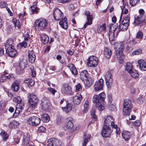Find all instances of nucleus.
Returning <instances> with one entry per match:
<instances>
[{
	"label": "nucleus",
	"mask_w": 146,
	"mask_h": 146,
	"mask_svg": "<svg viewBox=\"0 0 146 146\" xmlns=\"http://www.w3.org/2000/svg\"><path fill=\"white\" fill-rule=\"evenodd\" d=\"M106 98V95L104 92H102L99 94L98 96L94 95L92 101L95 104L96 108L100 111H102L104 109V100Z\"/></svg>",
	"instance_id": "obj_1"
},
{
	"label": "nucleus",
	"mask_w": 146,
	"mask_h": 146,
	"mask_svg": "<svg viewBox=\"0 0 146 146\" xmlns=\"http://www.w3.org/2000/svg\"><path fill=\"white\" fill-rule=\"evenodd\" d=\"M48 24V21L43 18H40L36 21L34 23V28L37 27L39 31H43L47 28Z\"/></svg>",
	"instance_id": "obj_2"
},
{
	"label": "nucleus",
	"mask_w": 146,
	"mask_h": 146,
	"mask_svg": "<svg viewBox=\"0 0 146 146\" xmlns=\"http://www.w3.org/2000/svg\"><path fill=\"white\" fill-rule=\"evenodd\" d=\"M114 119L113 117L111 116H108L105 118L104 125L109 126V124L111 123V126L112 127L116 129V133L117 134L120 133V131L119 128L118 127L117 125L115 124Z\"/></svg>",
	"instance_id": "obj_3"
},
{
	"label": "nucleus",
	"mask_w": 146,
	"mask_h": 146,
	"mask_svg": "<svg viewBox=\"0 0 146 146\" xmlns=\"http://www.w3.org/2000/svg\"><path fill=\"white\" fill-rule=\"evenodd\" d=\"M124 48V44L122 43L119 44L115 48L117 57L120 63H122L124 58V56L122 53Z\"/></svg>",
	"instance_id": "obj_4"
},
{
	"label": "nucleus",
	"mask_w": 146,
	"mask_h": 146,
	"mask_svg": "<svg viewBox=\"0 0 146 146\" xmlns=\"http://www.w3.org/2000/svg\"><path fill=\"white\" fill-rule=\"evenodd\" d=\"M139 15L136 17H135V20L133 23L135 26L140 25L141 27V24L144 21L145 19V11L143 9H141L139 10Z\"/></svg>",
	"instance_id": "obj_5"
},
{
	"label": "nucleus",
	"mask_w": 146,
	"mask_h": 146,
	"mask_svg": "<svg viewBox=\"0 0 146 146\" xmlns=\"http://www.w3.org/2000/svg\"><path fill=\"white\" fill-rule=\"evenodd\" d=\"M132 108L131 101L129 99H125L124 102L123 113V115H129L131 112Z\"/></svg>",
	"instance_id": "obj_6"
},
{
	"label": "nucleus",
	"mask_w": 146,
	"mask_h": 146,
	"mask_svg": "<svg viewBox=\"0 0 146 146\" xmlns=\"http://www.w3.org/2000/svg\"><path fill=\"white\" fill-rule=\"evenodd\" d=\"M38 101V98L36 95L33 94H31L28 100L29 107L32 110H34L37 106Z\"/></svg>",
	"instance_id": "obj_7"
},
{
	"label": "nucleus",
	"mask_w": 146,
	"mask_h": 146,
	"mask_svg": "<svg viewBox=\"0 0 146 146\" xmlns=\"http://www.w3.org/2000/svg\"><path fill=\"white\" fill-rule=\"evenodd\" d=\"M26 120L28 124L33 126L38 125L40 122V119L39 117L35 116L27 117Z\"/></svg>",
	"instance_id": "obj_8"
},
{
	"label": "nucleus",
	"mask_w": 146,
	"mask_h": 146,
	"mask_svg": "<svg viewBox=\"0 0 146 146\" xmlns=\"http://www.w3.org/2000/svg\"><path fill=\"white\" fill-rule=\"evenodd\" d=\"M87 65L88 66L96 67L98 64V58L94 56H90L88 59Z\"/></svg>",
	"instance_id": "obj_9"
},
{
	"label": "nucleus",
	"mask_w": 146,
	"mask_h": 146,
	"mask_svg": "<svg viewBox=\"0 0 146 146\" xmlns=\"http://www.w3.org/2000/svg\"><path fill=\"white\" fill-rule=\"evenodd\" d=\"M111 132L112 131L110 129L109 126H104L102 131V135L103 137H108L110 135Z\"/></svg>",
	"instance_id": "obj_10"
},
{
	"label": "nucleus",
	"mask_w": 146,
	"mask_h": 146,
	"mask_svg": "<svg viewBox=\"0 0 146 146\" xmlns=\"http://www.w3.org/2000/svg\"><path fill=\"white\" fill-rule=\"evenodd\" d=\"M106 83L108 88L110 87L112 84L113 79L112 76L109 72L106 73L105 76Z\"/></svg>",
	"instance_id": "obj_11"
},
{
	"label": "nucleus",
	"mask_w": 146,
	"mask_h": 146,
	"mask_svg": "<svg viewBox=\"0 0 146 146\" xmlns=\"http://www.w3.org/2000/svg\"><path fill=\"white\" fill-rule=\"evenodd\" d=\"M53 15L54 19L57 21L61 19L63 17L62 11L58 8L56 9L54 11Z\"/></svg>",
	"instance_id": "obj_12"
},
{
	"label": "nucleus",
	"mask_w": 146,
	"mask_h": 146,
	"mask_svg": "<svg viewBox=\"0 0 146 146\" xmlns=\"http://www.w3.org/2000/svg\"><path fill=\"white\" fill-rule=\"evenodd\" d=\"M103 87V80L102 79H100L95 84L94 86V90L96 92H98L102 90Z\"/></svg>",
	"instance_id": "obj_13"
},
{
	"label": "nucleus",
	"mask_w": 146,
	"mask_h": 146,
	"mask_svg": "<svg viewBox=\"0 0 146 146\" xmlns=\"http://www.w3.org/2000/svg\"><path fill=\"white\" fill-rule=\"evenodd\" d=\"M24 106V105L23 103H18L17 104L16 106L14 115L16 116L19 115L20 113L22 112Z\"/></svg>",
	"instance_id": "obj_14"
},
{
	"label": "nucleus",
	"mask_w": 146,
	"mask_h": 146,
	"mask_svg": "<svg viewBox=\"0 0 146 146\" xmlns=\"http://www.w3.org/2000/svg\"><path fill=\"white\" fill-rule=\"evenodd\" d=\"M27 61L26 59H22L20 60L19 64L20 71L19 72V74H21L23 73V70L27 66Z\"/></svg>",
	"instance_id": "obj_15"
},
{
	"label": "nucleus",
	"mask_w": 146,
	"mask_h": 146,
	"mask_svg": "<svg viewBox=\"0 0 146 146\" xmlns=\"http://www.w3.org/2000/svg\"><path fill=\"white\" fill-rule=\"evenodd\" d=\"M61 92L64 95L70 94L71 92V88L68 84H65L62 88Z\"/></svg>",
	"instance_id": "obj_16"
},
{
	"label": "nucleus",
	"mask_w": 146,
	"mask_h": 146,
	"mask_svg": "<svg viewBox=\"0 0 146 146\" xmlns=\"http://www.w3.org/2000/svg\"><path fill=\"white\" fill-rule=\"evenodd\" d=\"M87 16V21L84 25V28H86L88 25H90L92 23V15H90V12L89 11H86L85 13Z\"/></svg>",
	"instance_id": "obj_17"
},
{
	"label": "nucleus",
	"mask_w": 146,
	"mask_h": 146,
	"mask_svg": "<svg viewBox=\"0 0 146 146\" xmlns=\"http://www.w3.org/2000/svg\"><path fill=\"white\" fill-rule=\"evenodd\" d=\"M14 44V43L13 39H8L5 44L6 51L7 52L9 50L14 48L13 46Z\"/></svg>",
	"instance_id": "obj_18"
},
{
	"label": "nucleus",
	"mask_w": 146,
	"mask_h": 146,
	"mask_svg": "<svg viewBox=\"0 0 146 146\" xmlns=\"http://www.w3.org/2000/svg\"><path fill=\"white\" fill-rule=\"evenodd\" d=\"M82 96L81 94H78L77 96H74L73 98V101L75 105L79 104L81 101L82 99Z\"/></svg>",
	"instance_id": "obj_19"
},
{
	"label": "nucleus",
	"mask_w": 146,
	"mask_h": 146,
	"mask_svg": "<svg viewBox=\"0 0 146 146\" xmlns=\"http://www.w3.org/2000/svg\"><path fill=\"white\" fill-rule=\"evenodd\" d=\"M140 69L143 71L146 70V63L145 61L142 59L139 60L138 62Z\"/></svg>",
	"instance_id": "obj_20"
},
{
	"label": "nucleus",
	"mask_w": 146,
	"mask_h": 146,
	"mask_svg": "<svg viewBox=\"0 0 146 146\" xmlns=\"http://www.w3.org/2000/svg\"><path fill=\"white\" fill-rule=\"evenodd\" d=\"M28 54L29 59V62L32 63H34L36 58V56L34 54L33 51H29L28 52Z\"/></svg>",
	"instance_id": "obj_21"
},
{
	"label": "nucleus",
	"mask_w": 146,
	"mask_h": 146,
	"mask_svg": "<svg viewBox=\"0 0 146 146\" xmlns=\"http://www.w3.org/2000/svg\"><path fill=\"white\" fill-rule=\"evenodd\" d=\"M6 52L9 56L12 58L15 57L18 54L17 52L14 48L9 50Z\"/></svg>",
	"instance_id": "obj_22"
},
{
	"label": "nucleus",
	"mask_w": 146,
	"mask_h": 146,
	"mask_svg": "<svg viewBox=\"0 0 146 146\" xmlns=\"http://www.w3.org/2000/svg\"><path fill=\"white\" fill-rule=\"evenodd\" d=\"M19 82L18 81H16L12 84L11 89L14 92H17L19 89Z\"/></svg>",
	"instance_id": "obj_23"
},
{
	"label": "nucleus",
	"mask_w": 146,
	"mask_h": 146,
	"mask_svg": "<svg viewBox=\"0 0 146 146\" xmlns=\"http://www.w3.org/2000/svg\"><path fill=\"white\" fill-rule=\"evenodd\" d=\"M67 66L70 69L72 73L74 75H76L78 74L77 70L74 66L72 63L69 64Z\"/></svg>",
	"instance_id": "obj_24"
},
{
	"label": "nucleus",
	"mask_w": 146,
	"mask_h": 146,
	"mask_svg": "<svg viewBox=\"0 0 146 146\" xmlns=\"http://www.w3.org/2000/svg\"><path fill=\"white\" fill-rule=\"evenodd\" d=\"M122 135L123 138L126 141L128 140L131 137V133L128 131H124L122 133Z\"/></svg>",
	"instance_id": "obj_25"
},
{
	"label": "nucleus",
	"mask_w": 146,
	"mask_h": 146,
	"mask_svg": "<svg viewBox=\"0 0 146 146\" xmlns=\"http://www.w3.org/2000/svg\"><path fill=\"white\" fill-rule=\"evenodd\" d=\"M66 21L67 18L65 17L63 19L60 21L59 22V24L61 27L65 29L67 28V23Z\"/></svg>",
	"instance_id": "obj_26"
},
{
	"label": "nucleus",
	"mask_w": 146,
	"mask_h": 146,
	"mask_svg": "<svg viewBox=\"0 0 146 146\" xmlns=\"http://www.w3.org/2000/svg\"><path fill=\"white\" fill-rule=\"evenodd\" d=\"M104 54L106 58H109L111 57L112 52L111 50L106 47L104 49Z\"/></svg>",
	"instance_id": "obj_27"
},
{
	"label": "nucleus",
	"mask_w": 146,
	"mask_h": 146,
	"mask_svg": "<svg viewBox=\"0 0 146 146\" xmlns=\"http://www.w3.org/2000/svg\"><path fill=\"white\" fill-rule=\"evenodd\" d=\"M116 27H115V28H113V31H109V39L111 44H112L111 42L114 41L113 38L114 36V32L116 30Z\"/></svg>",
	"instance_id": "obj_28"
},
{
	"label": "nucleus",
	"mask_w": 146,
	"mask_h": 146,
	"mask_svg": "<svg viewBox=\"0 0 146 146\" xmlns=\"http://www.w3.org/2000/svg\"><path fill=\"white\" fill-rule=\"evenodd\" d=\"M50 144L52 146H61V143L59 140L57 139H54L52 140Z\"/></svg>",
	"instance_id": "obj_29"
},
{
	"label": "nucleus",
	"mask_w": 146,
	"mask_h": 146,
	"mask_svg": "<svg viewBox=\"0 0 146 146\" xmlns=\"http://www.w3.org/2000/svg\"><path fill=\"white\" fill-rule=\"evenodd\" d=\"M80 75L81 79L83 80L86 79L88 73L86 70H84L81 72Z\"/></svg>",
	"instance_id": "obj_30"
},
{
	"label": "nucleus",
	"mask_w": 146,
	"mask_h": 146,
	"mask_svg": "<svg viewBox=\"0 0 146 146\" xmlns=\"http://www.w3.org/2000/svg\"><path fill=\"white\" fill-rule=\"evenodd\" d=\"M72 105L70 104H67L66 107L62 108V109L67 113H68L72 110Z\"/></svg>",
	"instance_id": "obj_31"
},
{
	"label": "nucleus",
	"mask_w": 146,
	"mask_h": 146,
	"mask_svg": "<svg viewBox=\"0 0 146 146\" xmlns=\"http://www.w3.org/2000/svg\"><path fill=\"white\" fill-rule=\"evenodd\" d=\"M125 69L129 74L133 70L132 65L129 63H127L125 67Z\"/></svg>",
	"instance_id": "obj_32"
},
{
	"label": "nucleus",
	"mask_w": 146,
	"mask_h": 146,
	"mask_svg": "<svg viewBox=\"0 0 146 146\" xmlns=\"http://www.w3.org/2000/svg\"><path fill=\"white\" fill-rule=\"evenodd\" d=\"M23 144L25 145H27L29 142V138L27 133H24V137H23Z\"/></svg>",
	"instance_id": "obj_33"
},
{
	"label": "nucleus",
	"mask_w": 146,
	"mask_h": 146,
	"mask_svg": "<svg viewBox=\"0 0 146 146\" xmlns=\"http://www.w3.org/2000/svg\"><path fill=\"white\" fill-rule=\"evenodd\" d=\"M42 38V42L44 44H46L49 41V38L48 36L46 35L42 34L41 35Z\"/></svg>",
	"instance_id": "obj_34"
},
{
	"label": "nucleus",
	"mask_w": 146,
	"mask_h": 146,
	"mask_svg": "<svg viewBox=\"0 0 146 146\" xmlns=\"http://www.w3.org/2000/svg\"><path fill=\"white\" fill-rule=\"evenodd\" d=\"M106 29V24L105 23H103L98 27L97 29V31L99 33H101L103 31H105Z\"/></svg>",
	"instance_id": "obj_35"
},
{
	"label": "nucleus",
	"mask_w": 146,
	"mask_h": 146,
	"mask_svg": "<svg viewBox=\"0 0 146 146\" xmlns=\"http://www.w3.org/2000/svg\"><path fill=\"white\" fill-rule=\"evenodd\" d=\"M128 27L127 25H124L123 23H120L118 27V29L120 31H126Z\"/></svg>",
	"instance_id": "obj_36"
},
{
	"label": "nucleus",
	"mask_w": 146,
	"mask_h": 146,
	"mask_svg": "<svg viewBox=\"0 0 146 146\" xmlns=\"http://www.w3.org/2000/svg\"><path fill=\"white\" fill-rule=\"evenodd\" d=\"M84 140L83 146H86V144L87 143L89 140V139L90 137V135L86 133L84 135Z\"/></svg>",
	"instance_id": "obj_37"
},
{
	"label": "nucleus",
	"mask_w": 146,
	"mask_h": 146,
	"mask_svg": "<svg viewBox=\"0 0 146 146\" xmlns=\"http://www.w3.org/2000/svg\"><path fill=\"white\" fill-rule=\"evenodd\" d=\"M41 117L43 121L44 122H47L50 120V117L47 114H42Z\"/></svg>",
	"instance_id": "obj_38"
},
{
	"label": "nucleus",
	"mask_w": 146,
	"mask_h": 146,
	"mask_svg": "<svg viewBox=\"0 0 146 146\" xmlns=\"http://www.w3.org/2000/svg\"><path fill=\"white\" fill-rule=\"evenodd\" d=\"M13 22L16 29H18L20 28L21 26L19 20L14 18L13 19Z\"/></svg>",
	"instance_id": "obj_39"
},
{
	"label": "nucleus",
	"mask_w": 146,
	"mask_h": 146,
	"mask_svg": "<svg viewBox=\"0 0 146 146\" xmlns=\"http://www.w3.org/2000/svg\"><path fill=\"white\" fill-rule=\"evenodd\" d=\"M130 20V15H128L122 21L121 23L124 25H126L128 27Z\"/></svg>",
	"instance_id": "obj_40"
},
{
	"label": "nucleus",
	"mask_w": 146,
	"mask_h": 146,
	"mask_svg": "<svg viewBox=\"0 0 146 146\" xmlns=\"http://www.w3.org/2000/svg\"><path fill=\"white\" fill-rule=\"evenodd\" d=\"M25 83L27 84V85L30 87L33 86L35 83V81L33 80H27L24 81Z\"/></svg>",
	"instance_id": "obj_41"
},
{
	"label": "nucleus",
	"mask_w": 146,
	"mask_h": 146,
	"mask_svg": "<svg viewBox=\"0 0 146 146\" xmlns=\"http://www.w3.org/2000/svg\"><path fill=\"white\" fill-rule=\"evenodd\" d=\"M89 102L88 101H86L84 104V109L83 112L84 113H86L88 110L89 108Z\"/></svg>",
	"instance_id": "obj_42"
},
{
	"label": "nucleus",
	"mask_w": 146,
	"mask_h": 146,
	"mask_svg": "<svg viewBox=\"0 0 146 146\" xmlns=\"http://www.w3.org/2000/svg\"><path fill=\"white\" fill-rule=\"evenodd\" d=\"M42 108L44 110H46L48 107V103L46 100H45L44 102H42L41 103Z\"/></svg>",
	"instance_id": "obj_43"
},
{
	"label": "nucleus",
	"mask_w": 146,
	"mask_h": 146,
	"mask_svg": "<svg viewBox=\"0 0 146 146\" xmlns=\"http://www.w3.org/2000/svg\"><path fill=\"white\" fill-rule=\"evenodd\" d=\"M95 113V110L94 108H92L91 110V115L92 118H93L94 121H96L97 120V116Z\"/></svg>",
	"instance_id": "obj_44"
},
{
	"label": "nucleus",
	"mask_w": 146,
	"mask_h": 146,
	"mask_svg": "<svg viewBox=\"0 0 146 146\" xmlns=\"http://www.w3.org/2000/svg\"><path fill=\"white\" fill-rule=\"evenodd\" d=\"M130 74L132 77L135 78H138L139 76L138 72L135 70H133Z\"/></svg>",
	"instance_id": "obj_45"
},
{
	"label": "nucleus",
	"mask_w": 146,
	"mask_h": 146,
	"mask_svg": "<svg viewBox=\"0 0 146 146\" xmlns=\"http://www.w3.org/2000/svg\"><path fill=\"white\" fill-rule=\"evenodd\" d=\"M13 101L16 103H17V104H18V103H22L21 102V99L19 96H18L14 97V98L13 99Z\"/></svg>",
	"instance_id": "obj_46"
},
{
	"label": "nucleus",
	"mask_w": 146,
	"mask_h": 146,
	"mask_svg": "<svg viewBox=\"0 0 146 146\" xmlns=\"http://www.w3.org/2000/svg\"><path fill=\"white\" fill-rule=\"evenodd\" d=\"M143 33L141 31H138L137 34L136 38L141 40L143 39Z\"/></svg>",
	"instance_id": "obj_47"
},
{
	"label": "nucleus",
	"mask_w": 146,
	"mask_h": 146,
	"mask_svg": "<svg viewBox=\"0 0 146 146\" xmlns=\"http://www.w3.org/2000/svg\"><path fill=\"white\" fill-rule=\"evenodd\" d=\"M139 0H129V3L130 5L133 6L139 3Z\"/></svg>",
	"instance_id": "obj_48"
},
{
	"label": "nucleus",
	"mask_w": 146,
	"mask_h": 146,
	"mask_svg": "<svg viewBox=\"0 0 146 146\" xmlns=\"http://www.w3.org/2000/svg\"><path fill=\"white\" fill-rule=\"evenodd\" d=\"M1 135L2 137L4 140L6 141L8 137L7 133L4 132H2L1 133Z\"/></svg>",
	"instance_id": "obj_49"
},
{
	"label": "nucleus",
	"mask_w": 146,
	"mask_h": 146,
	"mask_svg": "<svg viewBox=\"0 0 146 146\" xmlns=\"http://www.w3.org/2000/svg\"><path fill=\"white\" fill-rule=\"evenodd\" d=\"M142 53V50L141 49H139L133 51L132 53V55H138Z\"/></svg>",
	"instance_id": "obj_50"
},
{
	"label": "nucleus",
	"mask_w": 146,
	"mask_h": 146,
	"mask_svg": "<svg viewBox=\"0 0 146 146\" xmlns=\"http://www.w3.org/2000/svg\"><path fill=\"white\" fill-rule=\"evenodd\" d=\"M73 126V123L71 121H69L67 122L66 125V128L68 129H71Z\"/></svg>",
	"instance_id": "obj_51"
},
{
	"label": "nucleus",
	"mask_w": 146,
	"mask_h": 146,
	"mask_svg": "<svg viewBox=\"0 0 146 146\" xmlns=\"http://www.w3.org/2000/svg\"><path fill=\"white\" fill-rule=\"evenodd\" d=\"M86 83L85 84L88 86H91L93 83V81L91 79H90V80H86Z\"/></svg>",
	"instance_id": "obj_52"
},
{
	"label": "nucleus",
	"mask_w": 146,
	"mask_h": 146,
	"mask_svg": "<svg viewBox=\"0 0 146 146\" xmlns=\"http://www.w3.org/2000/svg\"><path fill=\"white\" fill-rule=\"evenodd\" d=\"M76 90L77 91H80L82 90V86L80 84L78 83L75 86Z\"/></svg>",
	"instance_id": "obj_53"
},
{
	"label": "nucleus",
	"mask_w": 146,
	"mask_h": 146,
	"mask_svg": "<svg viewBox=\"0 0 146 146\" xmlns=\"http://www.w3.org/2000/svg\"><path fill=\"white\" fill-rule=\"evenodd\" d=\"M7 5L5 2L2 1L0 3V7L1 8L7 7Z\"/></svg>",
	"instance_id": "obj_54"
},
{
	"label": "nucleus",
	"mask_w": 146,
	"mask_h": 146,
	"mask_svg": "<svg viewBox=\"0 0 146 146\" xmlns=\"http://www.w3.org/2000/svg\"><path fill=\"white\" fill-rule=\"evenodd\" d=\"M6 105L5 102L3 101H0V110H3Z\"/></svg>",
	"instance_id": "obj_55"
},
{
	"label": "nucleus",
	"mask_w": 146,
	"mask_h": 146,
	"mask_svg": "<svg viewBox=\"0 0 146 146\" xmlns=\"http://www.w3.org/2000/svg\"><path fill=\"white\" fill-rule=\"evenodd\" d=\"M48 90L53 95H54L55 93L57 92V91L55 89H54L51 88H48Z\"/></svg>",
	"instance_id": "obj_56"
},
{
	"label": "nucleus",
	"mask_w": 146,
	"mask_h": 146,
	"mask_svg": "<svg viewBox=\"0 0 146 146\" xmlns=\"http://www.w3.org/2000/svg\"><path fill=\"white\" fill-rule=\"evenodd\" d=\"M24 41H25L26 42H27L28 40L30 38V35L28 34H26L24 35Z\"/></svg>",
	"instance_id": "obj_57"
},
{
	"label": "nucleus",
	"mask_w": 146,
	"mask_h": 146,
	"mask_svg": "<svg viewBox=\"0 0 146 146\" xmlns=\"http://www.w3.org/2000/svg\"><path fill=\"white\" fill-rule=\"evenodd\" d=\"M36 6L35 5H33L31 7L32 11L33 13H34L35 12H36V13H37L36 11Z\"/></svg>",
	"instance_id": "obj_58"
},
{
	"label": "nucleus",
	"mask_w": 146,
	"mask_h": 146,
	"mask_svg": "<svg viewBox=\"0 0 146 146\" xmlns=\"http://www.w3.org/2000/svg\"><path fill=\"white\" fill-rule=\"evenodd\" d=\"M20 44L21 46L25 48H26L27 45V42L23 41Z\"/></svg>",
	"instance_id": "obj_59"
},
{
	"label": "nucleus",
	"mask_w": 146,
	"mask_h": 146,
	"mask_svg": "<svg viewBox=\"0 0 146 146\" xmlns=\"http://www.w3.org/2000/svg\"><path fill=\"white\" fill-rule=\"evenodd\" d=\"M45 128L43 126H41L39 127L38 129V131L39 132H44Z\"/></svg>",
	"instance_id": "obj_60"
},
{
	"label": "nucleus",
	"mask_w": 146,
	"mask_h": 146,
	"mask_svg": "<svg viewBox=\"0 0 146 146\" xmlns=\"http://www.w3.org/2000/svg\"><path fill=\"white\" fill-rule=\"evenodd\" d=\"M130 93L132 94H134L135 92V88L133 86H131L130 88Z\"/></svg>",
	"instance_id": "obj_61"
},
{
	"label": "nucleus",
	"mask_w": 146,
	"mask_h": 146,
	"mask_svg": "<svg viewBox=\"0 0 146 146\" xmlns=\"http://www.w3.org/2000/svg\"><path fill=\"white\" fill-rule=\"evenodd\" d=\"M7 79L6 76L3 75L0 78V82H5Z\"/></svg>",
	"instance_id": "obj_62"
},
{
	"label": "nucleus",
	"mask_w": 146,
	"mask_h": 146,
	"mask_svg": "<svg viewBox=\"0 0 146 146\" xmlns=\"http://www.w3.org/2000/svg\"><path fill=\"white\" fill-rule=\"evenodd\" d=\"M56 70L55 67L54 66H51L49 67V72L50 73H52L53 71Z\"/></svg>",
	"instance_id": "obj_63"
},
{
	"label": "nucleus",
	"mask_w": 146,
	"mask_h": 146,
	"mask_svg": "<svg viewBox=\"0 0 146 146\" xmlns=\"http://www.w3.org/2000/svg\"><path fill=\"white\" fill-rule=\"evenodd\" d=\"M14 123H14H13V121L10 123L9 125V127L10 129H13L14 128Z\"/></svg>",
	"instance_id": "obj_64"
}]
</instances>
